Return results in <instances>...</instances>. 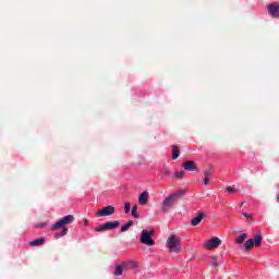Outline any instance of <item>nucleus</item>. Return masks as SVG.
Segmentation results:
<instances>
[{"label": "nucleus", "mask_w": 279, "mask_h": 279, "mask_svg": "<svg viewBox=\"0 0 279 279\" xmlns=\"http://www.w3.org/2000/svg\"><path fill=\"white\" fill-rule=\"evenodd\" d=\"M156 230L150 229H144L140 234V242H142L144 245H148V247H154L156 245V241L151 239V235L155 234Z\"/></svg>", "instance_id": "f257e3e1"}, {"label": "nucleus", "mask_w": 279, "mask_h": 279, "mask_svg": "<svg viewBox=\"0 0 279 279\" xmlns=\"http://www.w3.org/2000/svg\"><path fill=\"white\" fill-rule=\"evenodd\" d=\"M167 245L169 252H172L173 254H180L182 251V244H180V240L175 235L168 238Z\"/></svg>", "instance_id": "f03ea898"}, {"label": "nucleus", "mask_w": 279, "mask_h": 279, "mask_svg": "<svg viewBox=\"0 0 279 279\" xmlns=\"http://www.w3.org/2000/svg\"><path fill=\"white\" fill-rule=\"evenodd\" d=\"M254 239H250L244 243V247L246 252H250L252 247H260V243H263V234L258 232H254Z\"/></svg>", "instance_id": "7ed1b4c3"}, {"label": "nucleus", "mask_w": 279, "mask_h": 279, "mask_svg": "<svg viewBox=\"0 0 279 279\" xmlns=\"http://www.w3.org/2000/svg\"><path fill=\"white\" fill-rule=\"evenodd\" d=\"M178 204V201L169 194L160 204V208L162 213H169L173 206Z\"/></svg>", "instance_id": "20e7f679"}, {"label": "nucleus", "mask_w": 279, "mask_h": 279, "mask_svg": "<svg viewBox=\"0 0 279 279\" xmlns=\"http://www.w3.org/2000/svg\"><path fill=\"white\" fill-rule=\"evenodd\" d=\"M121 226V221L116 220V221H108L105 222L98 227H96L94 230L95 232H106L108 230H117V228Z\"/></svg>", "instance_id": "39448f33"}, {"label": "nucleus", "mask_w": 279, "mask_h": 279, "mask_svg": "<svg viewBox=\"0 0 279 279\" xmlns=\"http://www.w3.org/2000/svg\"><path fill=\"white\" fill-rule=\"evenodd\" d=\"M73 219H75L73 215L64 216L54 225H52L51 230L56 232V230H60V228H64V226H69L70 223H73Z\"/></svg>", "instance_id": "423d86ee"}, {"label": "nucleus", "mask_w": 279, "mask_h": 279, "mask_svg": "<svg viewBox=\"0 0 279 279\" xmlns=\"http://www.w3.org/2000/svg\"><path fill=\"white\" fill-rule=\"evenodd\" d=\"M219 245H221V240L217 236H214L207 242H205L204 247L205 250H217Z\"/></svg>", "instance_id": "0eeeda50"}, {"label": "nucleus", "mask_w": 279, "mask_h": 279, "mask_svg": "<svg viewBox=\"0 0 279 279\" xmlns=\"http://www.w3.org/2000/svg\"><path fill=\"white\" fill-rule=\"evenodd\" d=\"M114 213H116L114 206L109 205L98 210L96 213V217H110V215H114Z\"/></svg>", "instance_id": "6e6552de"}, {"label": "nucleus", "mask_w": 279, "mask_h": 279, "mask_svg": "<svg viewBox=\"0 0 279 279\" xmlns=\"http://www.w3.org/2000/svg\"><path fill=\"white\" fill-rule=\"evenodd\" d=\"M268 14H270L272 19H279V4L278 3L269 4Z\"/></svg>", "instance_id": "1a4fd4ad"}, {"label": "nucleus", "mask_w": 279, "mask_h": 279, "mask_svg": "<svg viewBox=\"0 0 279 279\" xmlns=\"http://www.w3.org/2000/svg\"><path fill=\"white\" fill-rule=\"evenodd\" d=\"M182 167L185 171H197V163L193 160L184 161Z\"/></svg>", "instance_id": "9d476101"}, {"label": "nucleus", "mask_w": 279, "mask_h": 279, "mask_svg": "<svg viewBox=\"0 0 279 279\" xmlns=\"http://www.w3.org/2000/svg\"><path fill=\"white\" fill-rule=\"evenodd\" d=\"M148 199H149V192L144 191L138 196V204H141V206H145V204H147Z\"/></svg>", "instance_id": "9b49d317"}, {"label": "nucleus", "mask_w": 279, "mask_h": 279, "mask_svg": "<svg viewBox=\"0 0 279 279\" xmlns=\"http://www.w3.org/2000/svg\"><path fill=\"white\" fill-rule=\"evenodd\" d=\"M204 217H206V214L204 211L198 213L197 217L192 219L191 226H199Z\"/></svg>", "instance_id": "f8f14e48"}, {"label": "nucleus", "mask_w": 279, "mask_h": 279, "mask_svg": "<svg viewBox=\"0 0 279 279\" xmlns=\"http://www.w3.org/2000/svg\"><path fill=\"white\" fill-rule=\"evenodd\" d=\"M45 238H39L37 240H33L29 242L31 247H38L40 245H45Z\"/></svg>", "instance_id": "ddd939ff"}, {"label": "nucleus", "mask_w": 279, "mask_h": 279, "mask_svg": "<svg viewBox=\"0 0 279 279\" xmlns=\"http://www.w3.org/2000/svg\"><path fill=\"white\" fill-rule=\"evenodd\" d=\"M180 158V148L175 145L172 146V160Z\"/></svg>", "instance_id": "4468645a"}, {"label": "nucleus", "mask_w": 279, "mask_h": 279, "mask_svg": "<svg viewBox=\"0 0 279 279\" xmlns=\"http://www.w3.org/2000/svg\"><path fill=\"white\" fill-rule=\"evenodd\" d=\"M185 193H186V190H179V191H177V192H174V193H172V194H170V195H171L174 199H177V202H178V198L184 196Z\"/></svg>", "instance_id": "2eb2a0df"}, {"label": "nucleus", "mask_w": 279, "mask_h": 279, "mask_svg": "<svg viewBox=\"0 0 279 279\" xmlns=\"http://www.w3.org/2000/svg\"><path fill=\"white\" fill-rule=\"evenodd\" d=\"M132 226H134V222L132 220H130L128 223H125L121 227V232H128V230H130V228H132Z\"/></svg>", "instance_id": "dca6fc26"}, {"label": "nucleus", "mask_w": 279, "mask_h": 279, "mask_svg": "<svg viewBox=\"0 0 279 279\" xmlns=\"http://www.w3.org/2000/svg\"><path fill=\"white\" fill-rule=\"evenodd\" d=\"M132 217H134V219H138L141 217V215L138 214V205H134L132 208Z\"/></svg>", "instance_id": "f3484780"}, {"label": "nucleus", "mask_w": 279, "mask_h": 279, "mask_svg": "<svg viewBox=\"0 0 279 279\" xmlns=\"http://www.w3.org/2000/svg\"><path fill=\"white\" fill-rule=\"evenodd\" d=\"M113 276H123V266H121V265L116 266Z\"/></svg>", "instance_id": "a211bd4d"}, {"label": "nucleus", "mask_w": 279, "mask_h": 279, "mask_svg": "<svg viewBox=\"0 0 279 279\" xmlns=\"http://www.w3.org/2000/svg\"><path fill=\"white\" fill-rule=\"evenodd\" d=\"M247 239V233H242L240 236L236 238L235 243L241 245Z\"/></svg>", "instance_id": "6ab92c4d"}, {"label": "nucleus", "mask_w": 279, "mask_h": 279, "mask_svg": "<svg viewBox=\"0 0 279 279\" xmlns=\"http://www.w3.org/2000/svg\"><path fill=\"white\" fill-rule=\"evenodd\" d=\"M66 234H69V229L63 227L61 233L57 234V239H60V236H66Z\"/></svg>", "instance_id": "aec40b11"}, {"label": "nucleus", "mask_w": 279, "mask_h": 279, "mask_svg": "<svg viewBox=\"0 0 279 279\" xmlns=\"http://www.w3.org/2000/svg\"><path fill=\"white\" fill-rule=\"evenodd\" d=\"M128 265L130 269H138V264H136V262H129Z\"/></svg>", "instance_id": "412c9836"}, {"label": "nucleus", "mask_w": 279, "mask_h": 279, "mask_svg": "<svg viewBox=\"0 0 279 279\" xmlns=\"http://www.w3.org/2000/svg\"><path fill=\"white\" fill-rule=\"evenodd\" d=\"M174 178H177L178 180H182V178H184V171H179L174 174Z\"/></svg>", "instance_id": "4be33fe9"}, {"label": "nucleus", "mask_w": 279, "mask_h": 279, "mask_svg": "<svg viewBox=\"0 0 279 279\" xmlns=\"http://www.w3.org/2000/svg\"><path fill=\"white\" fill-rule=\"evenodd\" d=\"M130 210H131V205H130V203H125V204H124V213H125L126 215H129Z\"/></svg>", "instance_id": "5701e85b"}, {"label": "nucleus", "mask_w": 279, "mask_h": 279, "mask_svg": "<svg viewBox=\"0 0 279 279\" xmlns=\"http://www.w3.org/2000/svg\"><path fill=\"white\" fill-rule=\"evenodd\" d=\"M205 179H208L213 175V170H207L204 172Z\"/></svg>", "instance_id": "b1692460"}, {"label": "nucleus", "mask_w": 279, "mask_h": 279, "mask_svg": "<svg viewBox=\"0 0 279 279\" xmlns=\"http://www.w3.org/2000/svg\"><path fill=\"white\" fill-rule=\"evenodd\" d=\"M235 191L232 186L227 187V193H235Z\"/></svg>", "instance_id": "393cba45"}, {"label": "nucleus", "mask_w": 279, "mask_h": 279, "mask_svg": "<svg viewBox=\"0 0 279 279\" xmlns=\"http://www.w3.org/2000/svg\"><path fill=\"white\" fill-rule=\"evenodd\" d=\"M45 227H47V223H46V222L36 225V228H39V229H43V228H45Z\"/></svg>", "instance_id": "a878e982"}, {"label": "nucleus", "mask_w": 279, "mask_h": 279, "mask_svg": "<svg viewBox=\"0 0 279 279\" xmlns=\"http://www.w3.org/2000/svg\"><path fill=\"white\" fill-rule=\"evenodd\" d=\"M203 184H205V186H208V184H210L209 179L204 178Z\"/></svg>", "instance_id": "bb28decb"}, {"label": "nucleus", "mask_w": 279, "mask_h": 279, "mask_svg": "<svg viewBox=\"0 0 279 279\" xmlns=\"http://www.w3.org/2000/svg\"><path fill=\"white\" fill-rule=\"evenodd\" d=\"M163 175H171V171L169 169L163 170Z\"/></svg>", "instance_id": "cd10ccee"}, {"label": "nucleus", "mask_w": 279, "mask_h": 279, "mask_svg": "<svg viewBox=\"0 0 279 279\" xmlns=\"http://www.w3.org/2000/svg\"><path fill=\"white\" fill-rule=\"evenodd\" d=\"M242 215H243V217H245L246 219H252V216H250V214H247V213H243Z\"/></svg>", "instance_id": "c85d7f7f"}, {"label": "nucleus", "mask_w": 279, "mask_h": 279, "mask_svg": "<svg viewBox=\"0 0 279 279\" xmlns=\"http://www.w3.org/2000/svg\"><path fill=\"white\" fill-rule=\"evenodd\" d=\"M213 267H215L217 269L219 267V264L217 262H214Z\"/></svg>", "instance_id": "c756f323"}, {"label": "nucleus", "mask_w": 279, "mask_h": 279, "mask_svg": "<svg viewBox=\"0 0 279 279\" xmlns=\"http://www.w3.org/2000/svg\"><path fill=\"white\" fill-rule=\"evenodd\" d=\"M84 223H85V226H88V220L85 219V220H84Z\"/></svg>", "instance_id": "7c9ffc66"}]
</instances>
